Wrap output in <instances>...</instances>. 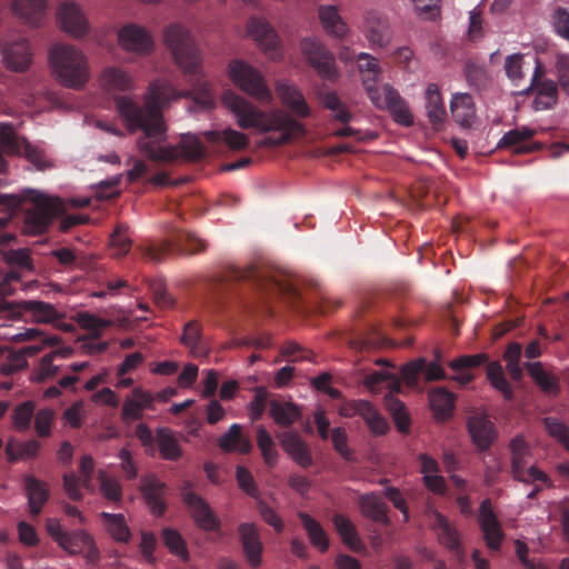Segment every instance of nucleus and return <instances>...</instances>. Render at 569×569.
I'll return each instance as SVG.
<instances>
[{
    "label": "nucleus",
    "mask_w": 569,
    "mask_h": 569,
    "mask_svg": "<svg viewBox=\"0 0 569 569\" xmlns=\"http://www.w3.org/2000/svg\"><path fill=\"white\" fill-rule=\"evenodd\" d=\"M467 430L479 451H487L498 436L495 423L486 413H471L467 419Z\"/></svg>",
    "instance_id": "12"
},
{
    "label": "nucleus",
    "mask_w": 569,
    "mask_h": 569,
    "mask_svg": "<svg viewBox=\"0 0 569 569\" xmlns=\"http://www.w3.org/2000/svg\"><path fill=\"white\" fill-rule=\"evenodd\" d=\"M417 14L423 20H433L440 14V0H411Z\"/></svg>",
    "instance_id": "62"
},
{
    "label": "nucleus",
    "mask_w": 569,
    "mask_h": 569,
    "mask_svg": "<svg viewBox=\"0 0 569 569\" xmlns=\"http://www.w3.org/2000/svg\"><path fill=\"white\" fill-rule=\"evenodd\" d=\"M223 106L234 116L241 129H256L260 133L278 132L260 141L262 147H279L288 143L295 136H302L305 127L282 110L262 111L243 97L228 91L222 96Z\"/></svg>",
    "instance_id": "2"
},
{
    "label": "nucleus",
    "mask_w": 569,
    "mask_h": 569,
    "mask_svg": "<svg viewBox=\"0 0 569 569\" xmlns=\"http://www.w3.org/2000/svg\"><path fill=\"white\" fill-rule=\"evenodd\" d=\"M126 232L127 228L119 224L110 236V249L114 257H124L131 248V240Z\"/></svg>",
    "instance_id": "53"
},
{
    "label": "nucleus",
    "mask_w": 569,
    "mask_h": 569,
    "mask_svg": "<svg viewBox=\"0 0 569 569\" xmlns=\"http://www.w3.org/2000/svg\"><path fill=\"white\" fill-rule=\"evenodd\" d=\"M218 445L227 452L239 451L247 455L252 450L251 441L242 436V428L238 423L231 425L228 432L219 438Z\"/></svg>",
    "instance_id": "33"
},
{
    "label": "nucleus",
    "mask_w": 569,
    "mask_h": 569,
    "mask_svg": "<svg viewBox=\"0 0 569 569\" xmlns=\"http://www.w3.org/2000/svg\"><path fill=\"white\" fill-rule=\"evenodd\" d=\"M426 367V360L419 358L403 365L400 369L401 379L407 386L415 387L418 385L419 375Z\"/></svg>",
    "instance_id": "56"
},
{
    "label": "nucleus",
    "mask_w": 569,
    "mask_h": 569,
    "mask_svg": "<svg viewBox=\"0 0 569 569\" xmlns=\"http://www.w3.org/2000/svg\"><path fill=\"white\" fill-rule=\"evenodd\" d=\"M300 47L303 57L320 77L330 81L337 78L335 57L322 43L316 39L306 38Z\"/></svg>",
    "instance_id": "10"
},
{
    "label": "nucleus",
    "mask_w": 569,
    "mask_h": 569,
    "mask_svg": "<svg viewBox=\"0 0 569 569\" xmlns=\"http://www.w3.org/2000/svg\"><path fill=\"white\" fill-rule=\"evenodd\" d=\"M54 412L50 408L40 409L36 413L34 429L39 437L46 438L51 435V426Z\"/></svg>",
    "instance_id": "61"
},
{
    "label": "nucleus",
    "mask_w": 569,
    "mask_h": 569,
    "mask_svg": "<svg viewBox=\"0 0 569 569\" xmlns=\"http://www.w3.org/2000/svg\"><path fill=\"white\" fill-rule=\"evenodd\" d=\"M101 83L110 91H128L131 89V79L121 69L114 67L103 70Z\"/></svg>",
    "instance_id": "44"
},
{
    "label": "nucleus",
    "mask_w": 569,
    "mask_h": 569,
    "mask_svg": "<svg viewBox=\"0 0 569 569\" xmlns=\"http://www.w3.org/2000/svg\"><path fill=\"white\" fill-rule=\"evenodd\" d=\"M383 382L388 385L391 391H401L400 378L388 369L375 370L363 379V385L370 392H378Z\"/></svg>",
    "instance_id": "38"
},
{
    "label": "nucleus",
    "mask_w": 569,
    "mask_h": 569,
    "mask_svg": "<svg viewBox=\"0 0 569 569\" xmlns=\"http://www.w3.org/2000/svg\"><path fill=\"white\" fill-rule=\"evenodd\" d=\"M284 452L302 468H309L313 463L312 455L306 441L297 431L288 430L277 433Z\"/></svg>",
    "instance_id": "15"
},
{
    "label": "nucleus",
    "mask_w": 569,
    "mask_h": 569,
    "mask_svg": "<svg viewBox=\"0 0 569 569\" xmlns=\"http://www.w3.org/2000/svg\"><path fill=\"white\" fill-rule=\"evenodd\" d=\"M57 19L62 30L74 37H82L88 32V21L74 2H62L57 10Z\"/></svg>",
    "instance_id": "13"
},
{
    "label": "nucleus",
    "mask_w": 569,
    "mask_h": 569,
    "mask_svg": "<svg viewBox=\"0 0 569 569\" xmlns=\"http://www.w3.org/2000/svg\"><path fill=\"white\" fill-rule=\"evenodd\" d=\"M522 347L519 342H511L508 345L503 358L507 362V370L512 380H520L522 378V368L520 367V357Z\"/></svg>",
    "instance_id": "49"
},
{
    "label": "nucleus",
    "mask_w": 569,
    "mask_h": 569,
    "mask_svg": "<svg viewBox=\"0 0 569 569\" xmlns=\"http://www.w3.org/2000/svg\"><path fill=\"white\" fill-rule=\"evenodd\" d=\"M100 490L103 497L111 501H118L121 499L122 489L119 481L114 478L109 477L106 472H99Z\"/></svg>",
    "instance_id": "57"
},
{
    "label": "nucleus",
    "mask_w": 569,
    "mask_h": 569,
    "mask_svg": "<svg viewBox=\"0 0 569 569\" xmlns=\"http://www.w3.org/2000/svg\"><path fill=\"white\" fill-rule=\"evenodd\" d=\"M453 120L462 127H470L475 117V104L469 93H456L450 102Z\"/></svg>",
    "instance_id": "32"
},
{
    "label": "nucleus",
    "mask_w": 569,
    "mask_h": 569,
    "mask_svg": "<svg viewBox=\"0 0 569 569\" xmlns=\"http://www.w3.org/2000/svg\"><path fill=\"white\" fill-rule=\"evenodd\" d=\"M227 277L233 281H249L267 296H282L292 300L301 299L297 286L286 276L273 271L260 270L256 267L233 268Z\"/></svg>",
    "instance_id": "5"
},
{
    "label": "nucleus",
    "mask_w": 569,
    "mask_h": 569,
    "mask_svg": "<svg viewBox=\"0 0 569 569\" xmlns=\"http://www.w3.org/2000/svg\"><path fill=\"white\" fill-rule=\"evenodd\" d=\"M355 407L372 433L385 435L388 431L389 425L387 420L369 401L360 399Z\"/></svg>",
    "instance_id": "34"
},
{
    "label": "nucleus",
    "mask_w": 569,
    "mask_h": 569,
    "mask_svg": "<svg viewBox=\"0 0 569 569\" xmlns=\"http://www.w3.org/2000/svg\"><path fill=\"white\" fill-rule=\"evenodd\" d=\"M156 441L160 451V455L166 460L176 461L181 455L182 450L179 446L178 440L168 428H160L157 430Z\"/></svg>",
    "instance_id": "39"
},
{
    "label": "nucleus",
    "mask_w": 569,
    "mask_h": 569,
    "mask_svg": "<svg viewBox=\"0 0 569 569\" xmlns=\"http://www.w3.org/2000/svg\"><path fill=\"white\" fill-rule=\"evenodd\" d=\"M164 43L176 63L189 77L190 91H178L169 81L157 79L149 84L144 106L130 97L116 98L117 110L129 131L142 130L137 140L138 149L154 162H174L179 158L197 161L206 156L199 137L187 133L181 136L178 146H162L167 127L162 108L181 97L193 94L197 104L211 109L214 104L211 83L203 78L200 49L191 32L180 23H171L163 31Z\"/></svg>",
    "instance_id": "1"
},
{
    "label": "nucleus",
    "mask_w": 569,
    "mask_h": 569,
    "mask_svg": "<svg viewBox=\"0 0 569 569\" xmlns=\"http://www.w3.org/2000/svg\"><path fill=\"white\" fill-rule=\"evenodd\" d=\"M154 397L151 392L141 388H134L132 397L127 398L123 402L121 410V420L126 423L139 420L142 418L144 409L151 408Z\"/></svg>",
    "instance_id": "19"
},
{
    "label": "nucleus",
    "mask_w": 569,
    "mask_h": 569,
    "mask_svg": "<svg viewBox=\"0 0 569 569\" xmlns=\"http://www.w3.org/2000/svg\"><path fill=\"white\" fill-rule=\"evenodd\" d=\"M31 206L24 210L23 227L24 233L38 236L44 233L53 218L60 216L64 204L59 198H51L32 191L30 197Z\"/></svg>",
    "instance_id": "7"
},
{
    "label": "nucleus",
    "mask_w": 569,
    "mask_h": 569,
    "mask_svg": "<svg viewBox=\"0 0 569 569\" xmlns=\"http://www.w3.org/2000/svg\"><path fill=\"white\" fill-rule=\"evenodd\" d=\"M40 449V442L31 439L26 442L10 440L6 446V456L13 463L19 459L34 458Z\"/></svg>",
    "instance_id": "43"
},
{
    "label": "nucleus",
    "mask_w": 569,
    "mask_h": 569,
    "mask_svg": "<svg viewBox=\"0 0 569 569\" xmlns=\"http://www.w3.org/2000/svg\"><path fill=\"white\" fill-rule=\"evenodd\" d=\"M119 42L124 50L137 53H148L153 42L146 29L137 24H127L118 33Z\"/></svg>",
    "instance_id": "17"
},
{
    "label": "nucleus",
    "mask_w": 569,
    "mask_h": 569,
    "mask_svg": "<svg viewBox=\"0 0 569 569\" xmlns=\"http://www.w3.org/2000/svg\"><path fill=\"white\" fill-rule=\"evenodd\" d=\"M363 28L367 39L372 46L385 47L389 43L391 38L389 24L379 12H368Z\"/></svg>",
    "instance_id": "21"
},
{
    "label": "nucleus",
    "mask_w": 569,
    "mask_h": 569,
    "mask_svg": "<svg viewBox=\"0 0 569 569\" xmlns=\"http://www.w3.org/2000/svg\"><path fill=\"white\" fill-rule=\"evenodd\" d=\"M465 76L470 87L477 90H485L488 88L491 78L487 69L475 62H467L465 67Z\"/></svg>",
    "instance_id": "48"
},
{
    "label": "nucleus",
    "mask_w": 569,
    "mask_h": 569,
    "mask_svg": "<svg viewBox=\"0 0 569 569\" xmlns=\"http://www.w3.org/2000/svg\"><path fill=\"white\" fill-rule=\"evenodd\" d=\"M207 244L193 233L172 229L167 238L158 246L149 244L140 248L141 257L151 262H160L170 253L194 254L204 251Z\"/></svg>",
    "instance_id": "6"
},
{
    "label": "nucleus",
    "mask_w": 569,
    "mask_h": 569,
    "mask_svg": "<svg viewBox=\"0 0 569 569\" xmlns=\"http://www.w3.org/2000/svg\"><path fill=\"white\" fill-rule=\"evenodd\" d=\"M426 111L427 117L435 130H440L446 119V109L439 88L436 83H430L426 90Z\"/></svg>",
    "instance_id": "25"
},
{
    "label": "nucleus",
    "mask_w": 569,
    "mask_h": 569,
    "mask_svg": "<svg viewBox=\"0 0 569 569\" xmlns=\"http://www.w3.org/2000/svg\"><path fill=\"white\" fill-rule=\"evenodd\" d=\"M269 415L274 423L282 428H289L301 419L302 411L301 408L293 402L272 399L269 401Z\"/></svg>",
    "instance_id": "24"
},
{
    "label": "nucleus",
    "mask_w": 569,
    "mask_h": 569,
    "mask_svg": "<svg viewBox=\"0 0 569 569\" xmlns=\"http://www.w3.org/2000/svg\"><path fill=\"white\" fill-rule=\"evenodd\" d=\"M395 391H391L385 397V407L392 416L398 430L401 433L409 431L410 419L406 411L405 403L395 396Z\"/></svg>",
    "instance_id": "41"
},
{
    "label": "nucleus",
    "mask_w": 569,
    "mask_h": 569,
    "mask_svg": "<svg viewBox=\"0 0 569 569\" xmlns=\"http://www.w3.org/2000/svg\"><path fill=\"white\" fill-rule=\"evenodd\" d=\"M26 311L32 313L37 322H52L61 318L57 309L47 302L40 300H27L22 302Z\"/></svg>",
    "instance_id": "45"
},
{
    "label": "nucleus",
    "mask_w": 569,
    "mask_h": 569,
    "mask_svg": "<svg viewBox=\"0 0 569 569\" xmlns=\"http://www.w3.org/2000/svg\"><path fill=\"white\" fill-rule=\"evenodd\" d=\"M257 446L261 451L264 463L269 468H273L278 463L279 452L271 435L262 425L257 427Z\"/></svg>",
    "instance_id": "42"
},
{
    "label": "nucleus",
    "mask_w": 569,
    "mask_h": 569,
    "mask_svg": "<svg viewBox=\"0 0 569 569\" xmlns=\"http://www.w3.org/2000/svg\"><path fill=\"white\" fill-rule=\"evenodd\" d=\"M268 390L264 387H258L254 391L253 400L249 405L250 419L252 421L259 420L264 410L268 400Z\"/></svg>",
    "instance_id": "63"
},
{
    "label": "nucleus",
    "mask_w": 569,
    "mask_h": 569,
    "mask_svg": "<svg viewBox=\"0 0 569 569\" xmlns=\"http://www.w3.org/2000/svg\"><path fill=\"white\" fill-rule=\"evenodd\" d=\"M2 57L6 67L13 72H24L32 63L33 53L26 39H18L4 43Z\"/></svg>",
    "instance_id": "14"
},
{
    "label": "nucleus",
    "mask_w": 569,
    "mask_h": 569,
    "mask_svg": "<svg viewBox=\"0 0 569 569\" xmlns=\"http://www.w3.org/2000/svg\"><path fill=\"white\" fill-rule=\"evenodd\" d=\"M4 260L11 267L32 270V261L29 249L8 250L4 252Z\"/></svg>",
    "instance_id": "60"
},
{
    "label": "nucleus",
    "mask_w": 569,
    "mask_h": 569,
    "mask_svg": "<svg viewBox=\"0 0 569 569\" xmlns=\"http://www.w3.org/2000/svg\"><path fill=\"white\" fill-rule=\"evenodd\" d=\"M250 37L272 58L278 53L279 38L274 29L262 18L251 17L247 23Z\"/></svg>",
    "instance_id": "16"
},
{
    "label": "nucleus",
    "mask_w": 569,
    "mask_h": 569,
    "mask_svg": "<svg viewBox=\"0 0 569 569\" xmlns=\"http://www.w3.org/2000/svg\"><path fill=\"white\" fill-rule=\"evenodd\" d=\"M512 478L526 485L541 483L547 488L553 487L550 477L545 471L540 470L536 465H529L522 468L521 471L515 472Z\"/></svg>",
    "instance_id": "46"
},
{
    "label": "nucleus",
    "mask_w": 569,
    "mask_h": 569,
    "mask_svg": "<svg viewBox=\"0 0 569 569\" xmlns=\"http://www.w3.org/2000/svg\"><path fill=\"white\" fill-rule=\"evenodd\" d=\"M28 366V361L21 350L10 351L7 360L0 365V372L3 376H11Z\"/></svg>",
    "instance_id": "59"
},
{
    "label": "nucleus",
    "mask_w": 569,
    "mask_h": 569,
    "mask_svg": "<svg viewBox=\"0 0 569 569\" xmlns=\"http://www.w3.org/2000/svg\"><path fill=\"white\" fill-rule=\"evenodd\" d=\"M77 321L81 328L92 331L91 338L99 339L101 330L111 326V321L90 312L78 313Z\"/></svg>",
    "instance_id": "50"
},
{
    "label": "nucleus",
    "mask_w": 569,
    "mask_h": 569,
    "mask_svg": "<svg viewBox=\"0 0 569 569\" xmlns=\"http://www.w3.org/2000/svg\"><path fill=\"white\" fill-rule=\"evenodd\" d=\"M0 146L9 153L19 152L21 144L19 138L16 134L14 128L9 123L0 124Z\"/></svg>",
    "instance_id": "58"
},
{
    "label": "nucleus",
    "mask_w": 569,
    "mask_h": 569,
    "mask_svg": "<svg viewBox=\"0 0 569 569\" xmlns=\"http://www.w3.org/2000/svg\"><path fill=\"white\" fill-rule=\"evenodd\" d=\"M259 536H241L242 548L248 563L258 567L261 563L262 543Z\"/></svg>",
    "instance_id": "54"
},
{
    "label": "nucleus",
    "mask_w": 569,
    "mask_h": 569,
    "mask_svg": "<svg viewBox=\"0 0 569 569\" xmlns=\"http://www.w3.org/2000/svg\"><path fill=\"white\" fill-rule=\"evenodd\" d=\"M522 59L520 53L510 54L505 61V71L507 77L517 84L523 78L522 73Z\"/></svg>",
    "instance_id": "64"
},
{
    "label": "nucleus",
    "mask_w": 569,
    "mask_h": 569,
    "mask_svg": "<svg viewBox=\"0 0 569 569\" xmlns=\"http://www.w3.org/2000/svg\"><path fill=\"white\" fill-rule=\"evenodd\" d=\"M54 359L56 358L51 353L43 356L39 361L32 380L40 383L57 376L60 371V368L53 365Z\"/></svg>",
    "instance_id": "55"
},
{
    "label": "nucleus",
    "mask_w": 569,
    "mask_h": 569,
    "mask_svg": "<svg viewBox=\"0 0 569 569\" xmlns=\"http://www.w3.org/2000/svg\"><path fill=\"white\" fill-rule=\"evenodd\" d=\"M509 450L511 453V475L521 471L522 468L530 465L532 450L529 442L522 436H517L511 439Z\"/></svg>",
    "instance_id": "36"
},
{
    "label": "nucleus",
    "mask_w": 569,
    "mask_h": 569,
    "mask_svg": "<svg viewBox=\"0 0 569 569\" xmlns=\"http://www.w3.org/2000/svg\"><path fill=\"white\" fill-rule=\"evenodd\" d=\"M525 367L543 392L557 395L560 391L558 379L547 373L540 362H526Z\"/></svg>",
    "instance_id": "40"
},
{
    "label": "nucleus",
    "mask_w": 569,
    "mask_h": 569,
    "mask_svg": "<svg viewBox=\"0 0 569 569\" xmlns=\"http://www.w3.org/2000/svg\"><path fill=\"white\" fill-rule=\"evenodd\" d=\"M321 106L331 112V119L348 124L353 114L335 91H321L318 94Z\"/></svg>",
    "instance_id": "31"
},
{
    "label": "nucleus",
    "mask_w": 569,
    "mask_h": 569,
    "mask_svg": "<svg viewBox=\"0 0 569 569\" xmlns=\"http://www.w3.org/2000/svg\"><path fill=\"white\" fill-rule=\"evenodd\" d=\"M487 360L488 357L485 353L462 356L453 359L449 363V367L456 372L451 379L461 386H467L473 379V376L468 370L483 365Z\"/></svg>",
    "instance_id": "27"
},
{
    "label": "nucleus",
    "mask_w": 569,
    "mask_h": 569,
    "mask_svg": "<svg viewBox=\"0 0 569 569\" xmlns=\"http://www.w3.org/2000/svg\"><path fill=\"white\" fill-rule=\"evenodd\" d=\"M546 431L558 440L569 451V428L556 417H546L542 420Z\"/></svg>",
    "instance_id": "51"
},
{
    "label": "nucleus",
    "mask_w": 569,
    "mask_h": 569,
    "mask_svg": "<svg viewBox=\"0 0 569 569\" xmlns=\"http://www.w3.org/2000/svg\"><path fill=\"white\" fill-rule=\"evenodd\" d=\"M36 405L33 401H24L18 405L12 412V422L19 431L29 428L32 417L34 416Z\"/></svg>",
    "instance_id": "52"
},
{
    "label": "nucleus",
    "mask_w": 569,
    "mask_h": 569,
    "mask_svg": "<svg viewBox=\"0 0 569 569\" xmlns=\"http://www.w3.org/2000/svg\"><path fill=\"white\" fill-rule=\"evenodd\" d=\"M139 489L149 511L156 517L163 516L168 507L167 485L160 481L157 476L147 475L141 478Z\"/></svg>",
    "instance_id": "11"
},
{
    "label": "nucleus",
    "mask_w": 569,
    "mask_h": 569,
    "mask_svg": "<svg viewBox=\"0 0 569 569\" xmlns=\"http://www.w3.org/2000/svg\"><path fill=\"white\" fill-rule=\"evenodd\" d=\"M478 521L482 533H502L490 499H485L480 503Z\"/></svg>",
    "instance_id": "47"
},
{
    "label": "nucleus",
    "mask_w": 569,
    "mask_h": 569,
    "mask_svg": "<svg viewBox=\"0 0 569 569\" xmlns=\"http://www.w3.org/2000/svg\"><path fill=\"white\" fill-rule=\"evenodd\" d=\"M536 131L533 129L522 127L510 130L503 134L498 142L499 148H513L515 153H529L540 149V144L536 142H528Z\"/></svg>",
    "instance_id": "20"
},
{
    "label": "nucleus",
    "mask_w": 569,
    "mask_h": 569,
    "mask_svg": "<svg viewBox=\"0 0 569 569\" xmlns=\"http://www.w3.org/2000/svg\"><path fill=\"white\" fill-rule=\"evenodd\" d=\"M54 541L69 555H79L88 550L90 559L98 558V549L93 546L92 536H52Z\"/></svg>",
    "instance_id": "30"
},
{
    "label": "nucleus",
    "mask_w": 569,
    "mask_h": 569,
    "mask_svg": "<svg viewBox=\"0 0 569 569\" xmlns=\"http://www.w3.org/2000/svg\"><path fill=\"white\" fill-rule=\"evenodd\" d=\"M202 134L208 142L214 144L223 142L229 149L234 151L243 150L249 146L248 136L231 128L222 131H204Z\"/></svg>",
    "instance_id": "28"
},
{
    "label": "nucleus",
    "mask_w": 569,
    "mask_h": 569,
    "mask_svg": "<svg viewBox=\"0 0 569 569\" xmlns=\"http://www.w3.org/2000/svg\"><path fill=\"white\" fill-rule=\"evenodd\" d=\"M358 60L362 83L371 102L378 109L388 110L397 123L410 127L413 123V117L399 92L389 83L377 86L381 70L376 58L362 52L358 56Z\"/></svg>",
    "instance_id": "3"
},
{
    "label": "nucleus",
    "mask_w": 569,
    "mask_h": 569,
    "mask_svg": "<svg viewBox=\"0 0 569 569\" xmlns=\"http://www.w3.org/2000/svg\"><path fill=\"white\" fill-rule=\"evenodd\" d=\"M430 407L437 421L448 420L455 409V395L445 388H436L429 393Z\"/></svg>",
    "instance_id": "26"
},
{
    "label": "nucleus",
    "mask_w": 569,
    "mask_h": 569,
    "mask_svg": "<svg viewBox=\"0 0 569 569\" xmlns=\"http://www.w3.org/2000/svg\"><path fill=\"white\" fill-rule=\"evenodd\" d=\"M24 489L28 496L30 512L39 515L50 497V490L44 481L39 480L32 475H27L23 480Z\"/></svg>",
    "instance_id": "23"
},
{
    "label": "nucleus",
    "mask_w": 569,
    "mask_h": 569,
    "mask_svg": "<svg viewBox=\"0 0 569 569\" xmlns=\"http://www.w3.org/2000/svg\"><path fill=\"white\" fill-rule=\"evenodd\" d=\"M228 72L231 81L257 101L269 103L272 100V92L263 76L249 63L233 60L229 63Z\"/></svg>",
    "instance_id": "8"
},
{
    "label": "nucleus",
    "mask_w": 569,
    "mask_h": 569,
    "mask_svg": "<svg viewBox=\"0 0 569 569\" xmlns=\"http://www.w3.org/2000/svg\"><path fill=\"white\" fill-rule=\"evenodd\" d=\"M180 342L189 349L193 358H203L209 355V348L202 336L201 325L196 320L184 325Z\"/></svg>",
    "instance_id": "22"
},
{
    "label": "nucleus",
    "mask_w": 569,
    "mask_h": 569,
    "mask_svg": "<svg viewBox=\"0 0 569 569\" xmlns=\"http://www.w3.org/2000/svg\"><path fill=\"white\" fill-rule=\"evenodd\" d=\"M47 3L44 0H14L13 12L27 23L36 26L42 19Z\"/></svg>",
    "instance_id": "35"
},
{
    "label": "nucleus",
    "mask_w": 569,
    "mask_h": 569,
    "mask_svg": "<svg viewBox=\"0 0 569 569\" xmlns=\"http://www.w3.org/2000/svg\"><path fill=\"white\" fill-rule=\"evenodd\" d=\"M180 495L190 515L201 529L212 531L219 528L220 521L218 517L211 507L192 490V483L189 480L182 482Z\"/></svg>",
    "instance_id": "9"
},
{
    "label": "nucleus",
    "mask_w": 569,
    "mask_h": 569,
    "mask_svg": "<svg viewBox=\"0 0 569 569\" xmlns=\"http://www.w3.org/2000/svg\"><path fill=\"white\" fill-rule=\"evenodd\" d=\"M360 509L365 517L370 518L375 522H388V507L383 499L376 493L361 496Z\"/></svg>",
    "instance_id": "37"
},
{
    "label": "nucleus",
    "mask_w": 569,
    "mask_h": 569,
    "mask_svg": "<svg viewBox=\"0 0 569 569\" xmlns=\"http://www.w3.org/2000/svg\"><path fill=\"white\" fill-rule=\"evenodd\" d=\"M276 92L281 103L288 108L293 114L300 118L310 116L311 110L308 106L302 92L293 84L279 82Z\"/></svg>",
    "instance_id": "18"
},
{
    "label": "nucleus",
    "mask_w": 569,
    "mask_h": 569,
    "mask_svg": "<svg viewBox=\"0 0 569 569\" xmlns=\"http://www.w3.org/2000/svg\"><path fill=\"white\" fill-rule=\"evenodd\" d=\"M52 71L63 87L82 88L89 80V67L86 56L74 46L57 43L49 53Z\"/></svg>",
    "instance_id": "4"
},
{
    "label": "nucleus",
    "mask_w": 569,
    "mask_h": 569,
    "mask_svg": "<svg viewBox=\"0 0 569 569\" xmlns=\"http://www.w3.org/2000/svg\"><path fill=\"white\" fill-rule=\"evenodd\" d=\"M319 19L325 31L335 38H343L349 29L335 6H321L318 10Z\"/></svg>",
    "instance_id": "29"
}]
</instances>
